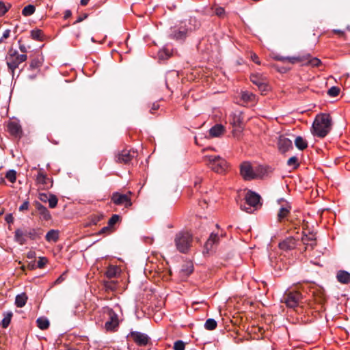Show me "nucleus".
Instances as JSON below:
<instances>
[{"label":"nucleus","instance_id":"nucleus-1","mask_svg":"<svg viewBox=\"0 0 350 350\" xmlns=\"http://www.w3.org/2000/svg\"><path fill=\"white\" fill-rule=\"evenodd\" d=\"M332 129V118L328 113L316 116L312 126V133L319 137H325Z\"/></svg>","mask_w":350,"mask_h":350},{"label":"nucleus","instance_id":"nucleus-2","mask_svg":"<svg viewBox=\"0 0 350 350\" xmlns=\"http://www.w3.org/2000/svg\"><path fill=\"white\" fill-rule=\"evenodd\" d=\"M42 234L41 228H18L14 232V240L20 245H24L27 242L26 237L31 240L40 239Z\"/></svg>","mask_w":350,"mask_h":350},{"label":"nucleus","instance_id":"nucleus-3","mask_svg":"<svg viewBox=\"0 0 350 350\" xmlns=\"http://www.w3.org/2000/svg\"><path fill=\"white\" fill-rule=\"evenodd\" d=\"M192 236L187 232H179L175 235L174 243L178 251L187 253L192 243Z\"/></svg>","mask_w":350,"mask_h":350},{"label":"nucleus","instance_id":"nucleus-4","mask_svg":"<svg viewBox=\"0 0 350 350\" xmlns=\"http://www.w3.org/2000/svg\"><path fill=\"white\" fill-rule=\"evenodd\" d=\"M27 59V55L19 54L16 50L10 49L6 56V63L8 69L14 74V70L19 68V65L25 62Z\"/></svg>","mask_w":350,"mask_h":350},{"label":"nucleus","instance_id":"nucleus-5","mask_svg":"<svg viewBox=\"0 0 350 350\" xmlns=\"http://www.w3.org/2000/svg\"><path fill=\"white\" fill-rule=\"evenodd\" d=\"M302 299L303 296L299 291L288 289L282 296V302L288 308H295L302 303Z\"/></svg>","mask_w":350,"mask_h":350},{"label":"nucleus","instance_id":"nucleus-6","mask_svg":"<svg viewBox=\"0 0 350 350\" xmlns=\"http://www.w3.org/2000/svg\"><path fill=\"white\" fill-rule=\"evenodd\" d=\"M245 200L247 205H248V207L243 206L241 205V209L244 210L247 213H252L251 207L255 208V209L259 208L262 206L261 202V197L259 194L257 193L252 191L251 190H249L245 196Z\"/></svg>","mask_w":350,"mask_h":350},{"label":"nucleus","instance_id":"nucleus-7","mask_svg":"<svg viewBox=\"0 0 350 350\" xmlns=\"http://www.w3.org/2000/svg\"><path fill=\"white\" fill-rule=\"evenodd\" d=\"M207 159L209 167L217 173H222L227 168L226 161L219 156H208Z\"/></svg>","mask_w":350,"mask_h":350},{"label":"nucleus","instance_id":"nucleus-8","mask_svg":"<svg viewBox=\"0 0 350 350\" xmlns=\"http://www.w3.org/2000/svg\"><path fill=\"white\" fill-rule=\"evenodd\" d=\"M137 345L145 347L151 345V338L146 334L137 331H131L128 335Z\"/></svg>","mask_w":350,"mask_h":350},{"label":"nucleus","instance_id":"nucleus-9","mask_svg":"<svg viewBox=\"0 0 350 350\" xmlns=\"http://www.w3.org/2000/svg\"><path fill=\"white\" fill-rule=\"evenodd\" d=\"M240 173L245 180H251L260 177L259 174L253 170L249 162H244L241 165Z\"/></svg>","mask_w":350,"mask_h":350},{"label":"nucleus","instance_id":"nucleus-10","mask_svg":"<svg viewBox=\"0 0 350 350\" xmlns=\"http://www.w3.org/2000/svg\"><path fill=\"white\" fill-rule=\"evenodd\" d=\"M108 319L105 324V327L107 331H116L119 326V319L118 314L111 308L107 310Z\"/></svg>","mask_w":350,"mask_h":350},{"label":"nucleus","instance_id":"nucleus-11","mask_svg":"<svg viewBox=\"0 0 350 350\" xmlns=\"http://www.w3.org/2000/svg\"><path fill=\"white\" fill-rule=\"evenodd\" d=\"M136 157L137 152L135 151L124 149L116 155L115 160L117 163L129 164Z\"/></svg>","mask_w":350,"mask_h":350},{"label":"nucleus","instance_id":"nucleus-12","mask_svg":"<svg viewBox=\"0 0 350 350\" xmlns=\"http://www.w3.org/2000/svg\"><path fill=\"white\" fill-rule=\"evenodd\" d=\"M111 201L116 205L124 204L126 208L132 206L131 200L128 194H122L119 192H114L111 197Z\"/></svg>","mask_w":350,"mask_h":350},{"label":"nucleus","instance_id":"nucleus-13","mask_svg":"<svg viewBox=\"0 0 350 350\" xmlns=\"http://www.w3.org/2000/svg\"><path fill=\"white\" fill-rule=\"evenodd\" d=\"M188 29L183 26L174 27L171 29L170 38L176 40H184L187 36Z\"/></svg>","mask_w":350,"mask_h":350},{"label":"nucleus","instance_id":"nucleus-14","mask_svg":"<svg viewBox=\"0 0 350 350\" xmlns=\"http://www.w3.org/2000/svg\"><path fill=\"white\" fill-rule=\"evenodd\" d=\"M310 57V54H307L305 55H299L297 57H283L280 55L275 56L274 59L280 61L282 62H288L292 64H294L297 62H304L305 60L308 59Z\"/></svg>","mask_w":350,"mask_h":350},{"label":"nucleus","instance_id":"nucleus-15","mask_svg":"<svg viewBox=\"0 0 350 350\" xmlns=\"http://www.w3.org/2000/svg\"><path fill=\"white\" fill-rule=\"evenodd\" d=\"M278 146L279 150L281 152L284 153L290 149H293V143L290 139L286 137L285 136L281 135L278 139Z\"/></svg>","mask_w":350,"mask_h":350},{"label":"nucleus","instance_id":"nucleus-16","mask_svg":"<svg viewBox=\"0 0 350 350\" xmlns=\"http://www.w3.org/2000/svg\"><path fill=\"white\" fill-rule=\"evenodd\" d=\"M9 133L16 138H21L23 135L21 126L16 122L11 121L8 124Z\"/></svg>","mask_w":350,"mask_h":350},{"label":"nucleus","instance_id":"nucleus-17","mask_svg":"<svg viewBox=\"0 0 350 350\" xmlns=\"http://www.w3.org/2000/svg\"><path fill=\"white\" fill-rule=\"evenodd\" d=\"M219 241V237L218 234L212 232L204 244V250H206V253L211 250L215 245H217Z\"/></svg>","mask_w":350,"mask_h":350},{"label":"nucleus","instance_id":"nucleus-18","mask_svg":"<svg viewBox=\"0 0 350 350\" xmlns=\"http://www.w3.org/2000/svg\"><path fill=\"white\" fill-rule=\"evenodd\" d=\"M34 206L38 213L40 215L42 218L45 221H49L51 219V214L49 210L44 206L42 204L38 202H35Z\"/></svg>","mask_w":350,"mask_h":350},{"label":"nucleus","instance_id":"nucleus-19","mask_svg":"<svg viewBox=\"0 0 350 350\" xmlns=\"http://www.w3.org/2000/svg\"><path fill=\"white\" fill-rule=\"evenodd\" d=\"M279 246L284 250H293L296 246V240L293 237H288L280 243Z\"/></svg>","mask_w":350,"mask_h":350},{"label":"nucleus","instance_id":"nucleus-20","mask_svg":"<svg viewBox=\"0 0 350 350\" xmlns=\"http://www.w3.org/2000/svg\"><path fill=\"white\" fill-rule=\"evenodd\" d=\"M225 128L220 124H215L209 130V135L212 137H219L224 133Z\"/></svg>","mask_w":350,"mask_h":350},{"label":"nucleus","instance_id":"nucleus-21","mask_svg":"<svg viewBox=\"0 0 350 350\" xmlns=\"http://www.w3.org/2000/svg\"><path fill=\"white\" fill-rule=\"evenodd\" d=\"M180 271L184 276H189L193 271V265L192 262H185L182 265Z\"/></svg>","mask_w":350,"mask_h":350},{"label":"nucleus","instance_id":"nucleus-22","mask_svg":"<svg viewBox=\"0 0 350 350\" xmlns=\"http://www.w3.org/2000/svg\"><path fill=\"white\" fill-rule=\"evenodd\" d=\"M336 278L338 282L342 284H347L350 282V273L346 271H339Z\"/></svg>","mask_w":350,"mask_h":350},{"label":"nucleus","instance_id":"nucleus-23","mask_svg":"<svg viewBox=\"0 0 350 350\" xmlns=\"http://www.w3.org/2000/svg\"><path fill=\"white\" fill-rule=\"evenodd\" d=\"M27 296L25 293L16 295L15 299V304L18 308L23 307L27 302Z\"/></svg>","mask_w":350,"mask_h":350},{"label":"nucleus","instance_id":"nucleus-24","mask_svg":"<svg viewBox=\"0 0 350 350\" xmlns=\"http://www.w3.org/2000/svg\"><path fill=\"white\" fill-rule=\"evenodd\" d=\"M295 146L300 150H304L308 147V143L302 137L297 136L295 139Z\"/></svg>","mask_w":350,"mask_h":350},{"label":"nucleus","instance_id":"nucleus-25","mask_svg":"<svg viewBox=\"0 0 350 350\" xmlns=\"http://www.w3.org/2000/svg\"><path fill=\"white\" fill-rule=\"evenodd\" d=\"M45 239L47 241L56 242L59 239V232L55 230H50L46 234Z\"/></svg>","mask_w":350,"mask_h":350},{"label":"nucleus","instance_id":"nucleus-26","mask_svg":"<svg viewBox=\"0 0 350 350\" xmlns=\"http://www.w3.org/2000/svg\"><path fill=\"white\" fill-rule=\"evenodd\" d=\"M231 124L233 125L234 128L242 129L243 126V121L241 115L234 114L232 117Z\"/></svg>","mask_w":350,"mask_h":350},{"label":"nucleus","instance_id":"nucleus-27","mask_svg":"<svg viewBox=\"0 0 350 350\" xmlns=\"http://www.w3.org/2000/svg\"><path fill=\"white\" fill-rule=\"evenodd\" d=\"M37 326L42 330L49 327V321L46 318L40 317L36 320Z\"/></svg>","mask_w":350,"mask_h":350},{"label":"nucleus","instance_id":"nucleus-28","mask_svg":"<svg viewBox=\"0 0 350 350\" xmlns=\"http://www.w3.org/2000/svg\"><path fill=\"white\" fill-rule=\"evenodd\" d=\"M12 315L13 314L12 312H7L3 314L4 317L1 323L2 327L7 328L8 327L10 323Z\"/></svg>","mask_w":350,"mask_h":350},{"label":"nucleus","instance_id":"nucleus-29","mask_svg":"<svg viewBox=\"0 0 350 350\" xmlns=\"http://www.w3.org/2000/svg\"><path fill=\"white\" fill-rule=\"evenodd\" d=\"M300 63L301 65H311L314 67H318L321 64V61L317 57L312 58L310 55V57L308 59L305 60L304 62Z\"/></svg>","mask_w":350,"mask_h":350},{"label":"nucleus","instance_id":"nucleus-30","mask_svg":"<svg viewBox=\"0 0 350 350\" xmlns=\"http://www.w3.org/2000/svg\"><path fill=\"white\" fill-rule=\"evenodd\" d=\"M31 37L35 40L42 41L44 38V33L41 29H33L31 31Z\"/></svg>","mask_w":350,"mask_h":350},{"label":"nucleus","instance_id":"nucleus-31","mask_svg":"<svg viewBox=\"0 0 350 350\" xmlns=\"http://www.w3.org/2000/svg\"><path fill=\"white\" fill-rule=\"evenodd\" d=\"M48 178L46 174L44 173L42 169H40L37 175L36 180L38 183L46 185L47 183Z\"/></svg>","mask_w":350,"mask_h":350},{"label":"nucleus","instance_id":"nucleus-32","mask_svg":"<svg viewBox=\"0 0 350 350\" xmlns=\"http://www.w3.org/2000/svg\"><path fill=\"white\" fill-rule=\"evenodd\" d=\"M290 213V207H281L278 213V219L281 221L285 218Z\"/></svg>","mask_w":350,"mask_h":350},{"label":"nucleus","instance_id":"nucleus-33","mask_svg":"<svg viewBox=\"0 0 350 350\" xmlns=\"http://www.w3.org/2000/svg\"><path fill=\"white\" fill-rule=\"evenodd\" d=\"M118 272V268L116 266H110L106 271L105 275L108 278L116 277Z\"/></svg>","mask_w":350,"mask_h":350},{"label":"nucleus","instance_id":"nucleus-34","mask_svg":"<svg viewBox=\"0 0 350 350\" xmlns=\"http://www.w3.org/2000/svg\"><path fill=\"white\" fill-rule=\"evenodd\" d=\"M241 99L245 102L254 101L255 100V95L247 91L242 92Z\"/></svg>","mask_w":350,"mask_h":350},{"label":"nucleus","instance_id":"nucleus-35","mask_svg":"<svg viewBox=\"0 0 350 350\" xmlns=\"http://www.w3.org/2000/svg\"><path fill=\"white\" fill-rule=\"evenodd\" d=\"M217 323L213 319H208L204 324V327L207 330H214L217 327Z\"/></svg>","mask_w":350,"mask_h":350},{"label":"nucleus","instance_id":"nucleus-36","mask_svg":"<svg viewBox=\"0 0 350 350\" xmlns=\"http://www.w3.org/2000/svg\"><path fill=\"white\" fill-rule=\"evenodd\" d=\"M36 8L33 5H28L25 6L23 10L22 14L25 16H31L35 12Z\"/></svg>","mask_w":350,"mask_h":350},{"label":"nucleus","instance_id":"nucleus-37","mask_svg":"<svg viewBox=\"0 0 350 350\" xmlns=\"http://www.w3.org/2000/svg\"><path fill=\"white\" fill-rule=\"evenodd\" d=\"M288 166H293V169H297L299 166V163L297 157L293 156L289 158L287 161Z\"/></svg>","mask_w":350,"mask_h":350},{"label":"nucleus","instance_id":"nucleus-38","mask_svg":"<svg viewBox=\"0 0 350 350\" xmlns=\"http://www.w3.org/2000/svg\"><path fill=\"white\" fill-rule=\"evenodd\" d=\"M316 240V237L314 234H310V235H308L304 234L301 238V241L304 245H309L310 241H314Z\"/></svg>","mask_w":350,"mask_h":350},{"label":"nucleus","instance_id":"nucleus-39","mask_svg":"<svg viewBox=\"0 0 350 350\" xmlns=\"http://www.w3.org/2000/svg\"><path fill=\"white\" fill-rule=\"evenodd\" d=\"M57 202H58V199L55 195L49 194L48 202L49 204L50 208H55L57 204Z\"/></svg>","mask_w":350,"mask_h":350},{"label":"nucleus","instance_id":"nucleus-40","mask_svg":"<svg viewBox=\"0 0 350 350\" xmlns=\"http://www.w3.org/2000/svg\"><path fill=\"white\" fill-rule=\"evenodd\" d=\"M120 216L116 214L112 215V217L108 221V226L112 228V227L120 221Z\"/></svg>","mask_w":350,"mask_h":350},{"label":"nucleus","instance_id":"nucleus-41","mask_svg":"<svg viewBox=\"0 0 350 350\" xmlns=\"http://www.w3.org/2000/svg\"><path fill=\"white\" fill-rule=\"evenodd\" d=\"M42 66V62L40 61L38 58L33 59L29 64V68L31 70L38 69Z\"/></svg>","mask_w":350,"mask_h":350},{"label":"nucleus","instance_id":"nucleus-42","mask_svg":"<svg viewBox=\"0 0 350 350\" xmlns=\"http://www.w3.org/2000/svg\"><path fill=\"white\" fill-rule=\"evenodd\" d=\"M340 88L336 86H332L327 91V94L332 97L337 96L340 93Z\"/></svg>","mask_w":350,"mask_h":350},{"label":"nucleus","instance_id":"nucleus-43","mask_svg":"<svg viewBox=\"0 0 350 350\" xmlns=\"http://www.w3.org/2000/svg\"><path fill=\"white\" fill-rule=\"evenodd\" d=\"M16 172L14 170H9L5 175L6 178L10 180L11 183H14L16 181Z\"/></svg>","mask_w":350,"mask_h":350},{"label":"nucleus","instance_id":"nucleus-44","mask_svg":"<svg viewBox=\"0 0 350 350\" xmlns=\"http://www.w3.org/2000/svg\"><path fill=\"white\" fill-rule=\"evenodd\" d=\"M250 80L251 81L255 84L256 86L259 85V84L264 81L265 79L261 78L257 75H252L250 76Z\"/></svg>","mask_w":350,"mask_h":350},{"label":"nucleus","instance_id":"nucleus-45","mask_svg":"<svg viewBox=\"0 0 350 350\" xmlns=\"http://www.w3.org/2000/svg\"><path fill=\"white\" fill-rule=\"evenodd\" d=\"M185 345L182 340H177L174 344V350H185Z\"/></svg>","mask_w":350,"mask_h":350},{"label":"nucleus","instance_id":"nucleus-46","mask_svg":"<svg viewBox=\"0 0 350 350\" xmlns=\"http://www.w3.org/2000/svg\"><path fill=\"white\" fill-rule=\"evenodd\" d=\"M257 87L261 92H265L269 90V85L265 80L262 81Z\"/></svg>","mask_w":350,"mask_h":350},{"label":"nucleus","instance_id":"nucleus-47","mask_svg":"<svg viewBox=\"0 0 350 350\" xmlns=\"http://www.w3.org/2000/svg\"><path fill=\"white\" fill-rule=\"evenodd\" d=\"M10 5L6 6L3 2L0 1V16L4 15L8 10Z\"/></svg>","mask_w":350,"mask_h":350},{"label":"nucleus","instance_id":"nucleus-48","mask_svg":"<svg viewBox=\"0 0 350 350\" xmlns=\"http://www.w3.org/2000/svg\"><path fill=\"white\" fill-rule=\"evenodd\" d=\"M113 232V229L109 226L103 227L98 232L99 234H109Z\"/></svg>","mask_w":350,"mask_h":350},{"label":"nucleus","instance_id":"nucleus-49","mask_svg":"<svg viewBox=\"0 0 350 350\" xmlns=\"http://www.w3.org/2000/svg\"><path fill=\"white\" fill-rule=\"evenodd\" d=\"M104 286L107 289L111 291L116 288V284L113 281L105 282Z\"/></svg>","mask_w":350,"mask_h":350},{"label":"nucleus","instance_id":"nucleus-50","mask_svg":"<svg viewBox=\"0 0 350 350\" xmlns=\"http://www.w3.org/2000/svg\"><path fill=\"white\" fill-rule=\"evenodd\" d=\"M214 12L217 16L221 17L224 15L225 10L221 7H217L215 8Z\"/></svg>","mask_w":350,"mask_h":350},{"label":"nucleus","instance_id":"nucleus-51","mask_svg":"<svg viewBox=\"0 0 350 350\" xmlns=\"http://www.w3.org/2000/svg\"><path fill=\"white\" fill-rule=\"evenodd\" d=\"M46 262H47V260H46V258H44V257H40L39 260L38 261V267H39V268L44 267V266L45 265Z\"/></svg>","mask_w":350,"mask_h":350},{"label":"nucleus","instance_id":"nucleus-52","mask_svg":"<svg viewBox=\"0 0 350 350\" xmlns=\"http://www.w3.org/2000/svg\"><path fill=\"white\" fill-rule=\"evenodd\" d=\"M49 195L46 194V193H40L39 194V199L40 201L43 202H46L49 201Z\"/></svg>","mask_w":350,"mask_h":350},{"label":"nucleus","instance_id":"nucleus-53","mask_svg":"<svg viewBox=\"0 0 350 350\" xmlns=\"http://www.w3.org/2000/svg\"><path fill=\"white\" fill-rule=\"evenodd\" d=\"M10 29H6L3 32L2 37L0 38V43L3 42L4 39L8 38L10 37Z\"/></svg>","mask_w":350,"mask_h":350},{"label":"nucleus","instance_id":"nucleus-54","mask_svg":"<svg viewBox=\"0 0 350 350\" xmlns=\"http://www.w3.org/2000/svg\"><path fill=\"white\" fill-rule=\"evenodd\" d=\"M29 207V202L25 201L19 207L20 211H23L25 210H27Z\"/></svg>","mask_w":350,"mask_h":350},{"label":"nucleus","instance_id":"nucleus-55","mask_svg":"<svg viewBox=\"0 0 350 350\" xmlns=\"http://www.w3.org/2000/svg\"><path fill=\"white\" fill-rule=\"evenodd\" d=\"M5 220L8 224H11V223H13V221H14V217L12 214H8V215H6V216L5 217Z\"/></svg>","mask_w":350,"mask_h":350},{"label":"nucleus","instance_id":"nucleus-56","mask_svg":"<svg viewBox=\"0 0 350 350\" xmlns=\"http://www.w3.org/2000/svg\"><path fill=\"white\" fill-rule=\"evenodd\" d=\"M18 44H19V49H20V51L22 53H23L24 54L25 53H27V48H26V46L24 44H21V40L18 41Z\"/></svg>","mask_w":350,"mask_h":350},{"label":"nucleus","instance_id":"nucleus-57","mask_svg":"<svg viewBox=\"0 0 350 350\" xmlns=\"http://www.w3.org/2000/svg\"><path fill=\"white\" fill-rule=\"evenodd\" d=\"M252 59L257 64H260V62L258 61V57L256 54H253L252 56Z\"/></svg>","mask_w":350,"mask_h":350},{"label":"nucleus","instance_id":"nucleus-58","mask_svg":"<svg viewBox=\"0 0 350 350\" xmlns=\"http://www.w3.org/2000/svg\"><path fill=\"white\" fill-rule=\"evenodd\" d=\"M159 107V105L157 103H153L152 106L150 110V113H153V111L157 110Z\"/></svg>","mask_w":350,"mask_h":350},{"label":"nucleus","instance_id":"nucleus-59","mask_svg":"<svg viewBox=\"0 0 350 350\" xmlns=\"http://www.w3.org/2000/svg\"><path fill=\"white\" fill-rule=\"evenodd\" d=\"M88 15L84 14L83 16H79L77 21L75 22V23H80L83 21L84 18H87Z\"/></svg>","mask_w":350,"mask_h":350},{"label":"nucleus","instance_id":"nucleus-60","mask_svg":"<svg viewBox=\"0 0 350 350\" xmlns=\"http://www.w3.org/2000/svg\"><path fill=\"white\" fill-rule=\"evenodd\" d=\"M72 15V13H71V11L70 10H66L65 12V14H64V18H68L69 17H70Z\"/></svg>","mask_w":350,"mask_h":350},{"label":"nucleus","instance_id":"nucleus-61","mask_svg":"<svg viewBox=\"0 0 350 350\" xmlns=\"http://www.w3.org/2000/svg\"><path fill=\"white\" fill-rule=\"evenodd\" d=\"M334 33L338 34L340 36H343L345 34L344 31L340 29H334L333 30Z\"/></svg>","mask_w":350,"mask_h":350},{"label":"nucleus","instance_id":"nucleus-62","mask_svg":"<svg viewBox=\"0 0 350 350\" xmlns=\"http://www.w3.org/2000/svg\"><path fill=\"white\" fill-rule=\"evenodd\" d=\"M306 246H310L311 249L312 250L314 247L316 245V240H314V241H310L309 243V245H306Z\"/></svg>","mask_w":350,"mask_h":350},{"label":"nucleus","instance_id":"nucleus-63","mask_svg":"<svg viewBox=\"0 0 350 350\" xmlns=\"http://www.w3.org/2000/svg\"><path fill=\"white\" fill-rule=\"evenodd\" d=\"M317 301L322 304L325 301V298L323 297H320L319 299H317Z\"/></svg>","mask_w":350,"mask_h":350},{"label":"nucleus","instance_id":"nucleus-64","mask_svg":"<svg viewBox=\"0 0 350 350\" xmlns=\"http://www.w3.org/2000/svg\"><path fill=\"white\" fill-rule=\"evenodd\" d=\"M89 1L90 0H81V5L85 6L88 3Z\"/></svg>","mask_w":350,"mask_h":350}]
</instances>
